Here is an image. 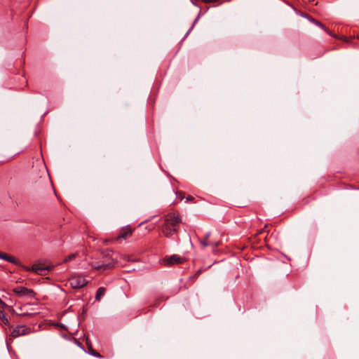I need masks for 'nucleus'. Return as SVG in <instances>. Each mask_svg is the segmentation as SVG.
Returning a JSON list of instances; mask_svg holds the SVG:
<instances>
[{
  "instance_id": "f257e3e1",
  "label": "nucleus",
  "mask_w": 359,
  "mask_h": 359,
  "mask_svg": "<svg viewBox=\"0 0 359 359\" xmlns=\"http://www.w3.org/2000/svg\"><path fill=\"white\" fill-rule=\"evenodd\" d=\"M182 224V217L178 213L170 212L166 215L161 224V232L164 236L171 238L177 235Z\"/></svg>"
},
{
  "instance_id": "f03ea898",
  "label": "nucleus",
  "mask_w": 359,
  "mask_h": 359,
  "mask_svg": "<svg viewBox=\"0 0 359 359\" xmlns=\"http://www.w3.org/2000/svg\"><path fill=\"white\" fill-rule=\"evenodd\" d=\"M117 261L113 258L104 257L102 260L92 261L89 262V266L100 272H104L110 270L116 266Z\"/></svg>"
},
{
  "instance_id": "7ed1b4c3",
  "label": "nucleus",
  "mask_w": 359,
  "mask_h": 359,
  "mask_svg": "<svg viewBox=\"0 0 359 359\" xmlns=\"http://www.w3.org/2000/svg\"><path fill=\"white\" fill-rule=\"evenodd\" d=\"M69 283L70 286L73 289H81L85 287L88 284V280L85 278V277L81 275H76L72 276L69 279Z\"/></svg>"
},
{
  "instance_id": "20e7f679",
  "label": "nucleus",
  "mask_w": 359,
  "mask_h": 359,
  "mask_svg": "<svg viewBox=\"0 0 359 359\" xmlns=\"http://www.w3.org/2000/svg\"><path fill=\"white\" fill-rule=\"evenodd\" d=\"M32 330L30 327L27 325H19L13 328L11 332V336L13 338H17L20 336L27 335L32 333Z\"/></svg>"
},
{
  "instance_id": "39448f33",
  "label": "nucleus",
  "mask_w": 359,
  "mask_h": 359,
  "mask_svg": "<svg viewBox=\"0 0 359 359\" xmlns=\"http://www.w3.org/2000/svg\"><path fill=\"white\" fill-rule=\"evenodd\" d=\"M13 292L19 297H34L35 292L32 289H29L23 286H17L13 289Z\"/></svg>"
},
{
  "instance_id": "423d86ee",
  "label": "nucleus",
  "mask_w": 359,
  "mask_h": 359,
  "mask_svg": "<svg viewBox=\"0 0 359 359\" xmlns=\"http://www.w3.org/2000/svg\"><path fill=\"white\" fill-rule=\"evenodd\" d=\"M135 228H132L130 226H126L121 229L119 233L116 238L117 241H119L122 239L126 240L132 236L133 232L135 230Z\"/></svg>"
},
{
  "instance_id": "0eeeda50",
  "label": "nucleus",
  "mask_w": 359,
  "mask_h": 359,
  "mask_svg": "<svg viewBox=\"0 0 359 359\" xmlns=\"http://www.w3.org/2000/svg\"><path fill=\"white\" fill-rule=\"evenodd\" d=\"M184 258L177 255H172L169 257L165 258L163 259V262L166 266H171L173 264H182L184 262Z\"/></svg>"
},
{
  "instance_id": "6e6552de",
  "label": "nucleus",
  "mask_w": 359,
  "mask_h": 359,
  "mask_svg": "<svg viewBox=\"0 0 359 359\" xmlns=\"http://www.w3.org/2000/svg\"><path fill=\"white\" fill-rule=\"evenodd\" d=\"M210 233H207L204 238L200 241L201 245L205 248L208 246L217 247L220 245L219 241H211L209 240Z\"/></svg>"
},
{
  "instance_id": "1a4fd4ad",
  "label": "nucleus",
  "mask_w": 359,
  "mask_h": 359,
  "mask_svg": "<svg viewBox=\"0 0 359 359\" xmlns=\"http://www.w3.org/2000/svg\"><path fill=\"white\" fill-rule=\"evenodd\" d=\"M6 304L0 299V319L5 325H9V320L6 318V314L4 311V307Z\"/></svg>"
},
{
  "instance_id": "9d476101",
  "label": "nucleus",
  "mask_w": 359,
  "mask_h": 359,
  "mask_svg": "<svg viewBox=\"0 0 359 359\" xmlns=\"http://www.w3.org/2000/svg\"><path fill=\"white\" fill-rule=\"evenodd\" d=\"M0 259H4L10 263L18 264L19 261L13 256L8 255L5 252H0Z\"/></svg>"
},
{
  "instance_id": "9b49d317",
  "label": "nucleus",
  "mask_w": 359,
  "mask_h": 359,
  "mask_svg": "<svg viewBox=\"0 0 359 359\" xmlns=\"http://www.w3.org/2000/svg\"><path fill=\"white\" fill-rule=\"evenodd\" d=\"M106 292V288L104 287H100L97 290L95 294V299L97 301H100L101 298L104 295Z\"/></svg>"
},
{
  "instance_id": "f8f14e48",
  "label": "nucleus",
  "mask_w": 359,
  "mask_h": 359,
  "mask_svg": "<svg viewBox=\"0 0 359 359\" xmlns=\"http://www.w3.org/2000/svg\"><path fill=\"white\" fill-rule=\"evenodd\" d=\"M87 345L89 354L97 358H102V356L97 351L93 348L92 345L90 344H89L88 343H87Z\"/></svg>"
},
{
  "instance_id": "ddd939ff",
  "label": "nucleus",
  "mask_w": 359,
  "mask_h": 359,
  "mask_svg": "<svg viewBox=\"0 0 359 359\" xmlns=\"http://www.w3.org/2000/svg\"><path fill=\"white\" fill-rule=\"evenodd\" d=\"M316 26L320 27L322 29H323L325 32H327L328 34L332 35L330 30L320 21L315 19L313 22Z\"/></svg>"
},
{
  "instance_id": "4468645a",
  "label": "nucleus",
  "mask_w": 359,
  "mask_h": 359,
  "mask_svg": "<svg viewBox=\"0 0 359 359\" xmlns=\"http://www.w3.org/2000/svg\"><path fill=\"white\" fill-rule=\"evenodd\" d=\"M39 183V184H44L45 185L49 187L50 184V179L48 177H47L46 176L43 178H42L41 177Z\"/></svg>"
},
{
  "instance_id": "2eb2a0df",
  "label": "nucleus",
  "mask_w": 359,
  "mask_h": 359,
  "mask_svg": "<svg viewBox=\"0 0 359 359\" xmlns=\"http://www.w3.org/2000/svg\"><path fill=\"white\" fill-rule=\"evenodd\" d=\"M76 257V254H75V253L71 254L65 258L64 262H69V261L74 259Z\"/></svg>"
},
{
  "instance_id": "dca6fc26",
  "label": "nucleus",
  "mask_w": 359,
  "mask_h": 359,
  "mask_svg": "<svg viewBox=\"0 0 359 359\" xmlns=\"http://www.w3.org/2000/svg\"><path fill=\"white\" fill-rule=\"evenodd\" d=\"M44 270V269L40 268L36 265H33L32 267V271L40 273L39 271Z\"/></svg>"
},
{
  "instance_id": "f3484780",
  "label": "nucleus",
  "mask_w": 359,
  "mask_h": 359,
  "mask_svg": "<svg viewBox=\"0 0 359 359\" xmlns=\"http://www.w3.org/2000/svg\"><path fill=\"white\" fill-rule=\"evenodd\" d=\"M220 0H203V1L205 4L208 3H217L219 2Z\"/></svg>"
},
{
  "instance_id": "a211bd4d",
  "label": "nucleus",
  "mask_w": 359,
  "mask_h": 359,
  "mask_svg": "<svg viewBox=\"0 0 359 359\" xmlns=\"http://www.w3.org/2000/svg\"><path fill=\"white\" fill-rule=\"evenodd\" d=\"M304 17L306 18L312 23L313 22V20H315V19L313 18H312L311 16H310V15H309L307 14H306L304 15Z\"/></svg>"
},
{
  "instance_id": "6ab92c4d",
  "label": "nucleus",
  "mask_w": 359,
  "mask_h": 359,
  "mask_svg": "<svg viewBox=\"0 0 359 359\" xmlns=\"http://www.w3.org/2000/svg\"><path fill=\"white\" fill-rule=\"evenodd\" d=\"M194 200V198L193 196H189L187 197V201H192Z\"/></svg>"
},
{
  "instance_id": "aec40b11",
  "label": "nucleus",
  "mask_w": 359,
  "mask_h": 359,
  "mask_svg": "<svg viewBox=\"0 0 359 359\" xmlns=\"http://www.w3.org/2000/svg\"><path fill=\"white\" fill-rule=\"evenodd\" d=\"M200 273H201V271L199 270V271L197 272V274H196V275L200 274Z\"/></svg>"
},
{
  "instance_id": "412c9836",
  "label": "nucleus",
  "mask_w": 359,
  "mask_h": 359,
  "mask_svg": "<svg viewBox=\"0 0 359 359\" xmlns=\"http://www.w3.org/2000/svg\"><path fill=\"white\" fill-rule=\"evenodd\" d=\"M26 270H27V271H29L30 269H29V268L27 267V268H26Z\"/></svg>"
}]
</instances>
